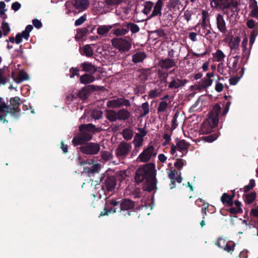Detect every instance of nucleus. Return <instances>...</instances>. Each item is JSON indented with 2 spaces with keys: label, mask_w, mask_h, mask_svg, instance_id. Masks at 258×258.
I'll return each mask as SVG.
<instances>
[{
  "label": "nucleus",
  "mask_w": 258,
  "mask_h": 258,
  "mask_svg": "<svg viewBox=\"0 0 258 258\" xmlns=\"http://www.w3.org/2000/svg\"><path fill=\"white\" fill-rule=\"evenodd\" d=\"M121 27L114 28L112 30V33L117 37L125 35L128 33V29L126 27H124L122 25Z\"/></svg>",
  "instance_id": "35"
},
{
  "label": "nucleus",
  "mask_w": 258,
  "mask_h": 258,
  "mask_svg": "<svg viewBox=\"0 0 258 258\" xmlns=\"http://www.w3.org/2000/svg\"><path fill=\"white\" fill-rule=\"evenodd\" d=\"M186 164V161L180 158L176 159V162L174 163V166L178 171H180L182 167Z\"/></svg>",
  "instance_id": "51"
},
{
  "label": "nucleus",
  "mask_w": 258,
  "mask_h": 258,
  "mask_svg": "<svg viewBox=\"0 0 258 258\" xmlns=\"http://www.w3.org/2000/svg\"><path fill=\"white\" fill-rule=\"evenodd\" d=\"M80 67L82 68V71L89 74H94L97 69L95 66L88 61H85L80 64Z\"/></svg>",
  "instance_id": "22"
},
{
  "label": "nucleus",
  "mask_w": 258,
  "mask_h": 258,
  "mask_svg": "<svg viewBox=\"0 0 258 258\" xmlns=\"http://www.w3.org/2000/svg\"><path fill=\"white\" fill-rule=\"evenodd\" d=\"M202 22L200 23V25H208L207 22V19L209 17V14L208 11L203 10L202 12Z\"/></svg>",
  "instance_id": "54"
},
{
  "label": "nucleus",
  "mask_w": 258,
  "mask_h": 258,
  "mask_svg": "<svg viewBox=\"0 0 258 258\" xmlns=\"http://www.w3.org/2000/svg\"><path fill=\"white\" fill-rule=\"evenodd\" d=\"M232 244L231 245L229 242H226V244L223 248V249L227 252L232 254L234 250V247L235 243L233 242H231Z\"/></svg>",
  "instance_id": "53"
},
{
  "label": "nucleus",
  "mask_w": 258,
  "mask_h": 258,
  "mask_svg": "<svg viewBox=\"0 0 258 258\" xmlns=\"http://www.w3.org/2000/svg\"><path fill=\"white\" fill-rule=\"evenodd\" d=\"M154 6V3L151 1H146L144 4V8L142 12L146 15L150 14Z\"/></svg>",
  "instance_id": "38"
},
{
  "label": "nucleus",
  "mask_w": 258,
  "mask_h": 258,
  "mask_svg": "<svg viewBox=\"0 0 258 258\" xmlns=\"http://www.w3.org/2000/svg\"><path fill=\"white\" fill-rule=\"evenodd\" d=\"M104 184L108 191H113L116 185L115 177L114 176H107L105 179Z\"/></svg>",
  "instance_id": "20"
},
{
  "label": "nucleus",
  "mask_w": 258,
  "mask_h": 258,
  "mask_svg": "<svg viewBox=\"0 0 258 258\" xmlns=\"http://www.w3.org/2000/svg\"><path fill=\"white\" fill-rule=\"evenodd\" d=\"M94 74H85L81 76L80 78V83L83 84H88L93 82L95 80Z\"/></svg>",
  "instance_id": "24"
},
{
  "label": "nucleus",
  "mask_w": 258,
  "mask_h": 258,
  "mask_svg": "<svg viewBox=\"0 0 258 258\" xmlns=\"http://www.w3.org/2000/svg\"><path fill=\"white\" fill-rule=\"evenodd\" d=\"M212 3L215 8H220L228 17H233L239 11L238 3L235 0H212Z\"/></svg>",
  "instance_id": "4"
},
{
  "label": "nucleus",
  "mask_w": 258,
  "mask_h": 258,
  "mask_svg": "<svg viewBox=\"0 0 258 258\" xmlns=\"http://www.w3.org/2000/svg\"><path fill=\"white\" fill-rule=\"evenodd\" d=\"M105 116L106 118L111 122H114L118 120L117 111L114 110H107Z\"/></svg>",
  "instance_id": "30"
},
{
  "label": "nucleus",
  "mask_w": 258,
  "mask_h": 258,
  "mask_svg": "<svg viewBox=\"0 0 258 258\" xmlns=\"http://www.w3.org/2000/svg\"><path fill=\"white\" fill-rule=\"evenodd\" d=\"M80 151L83 154L89 155L97 154L100 150V146L97 143L89 142L82 145Z\"/></svg>",
  "instance_id": "8"
},
{
  "label": "nucleus",
  "mask_w": 258,
  "mask_h": 258,
  "mask_svg": "<svg viewBox=\"0 0 258 258\" xmlns=\"http://www.w3.org/2000/svg\"><path fill=\"white\" fill-rule=\"evenodd\" d=\"M72 3L73 7L79 11L86 10L89 4L88 0H72Z\"/></svg>",
  "instance_id": "18"
},
{
  "label": "nucleus",
  "mask_w": 258,
  "mask_h": 258,
  "mask_svg": "<svg viewBox=\"0 0 258 258\" xmlns=\"http://www.w3.org/2000/svg\"><path fill=\"white\" fill-rule=\"evenodd\" d=\"M113 26L112 25H102L100 26L97 28V33L102 36L106 35L110 30H111Z\"/></svg>",
  "instance_id": "33"
},
{
  "label": "nucleus",
  "mask_w": 258,
  "mask_h": 258,
  "mask_svg": "<svg viewBox=\"0 0 258 258\" xmlns=\"http://www.w3.org/2000/svg\"><path fill=\"white\" fill-rule=\"evenodd\" d=\"M87 19V15L86 14L83 15L80 17L79 19H77L75 22V26H79L83 24Z\"/></svg>",
  "instance_id": "59"
},
{
  "label": "nucleus",
  "mask_w": 258,
  "mask_h": 258,
  "mask_svg": "<svg viewBox=\"0 0 258 258\" xmlns=\"http://www.w3.org/2000/svg\"><path fill=\"white\" fill-rule=\"evenodd\" d=\"M143 112L140 114L141 117L145 116L149 112V106L148 102L143 103L141 106Z\"/></svg>",
  "instance_id": "47"
},
{
  "label": "nucleus",
  "mask_w": 258,
  "mask_h": 258,
  "mask_svg": "<svg viewBox=\"0 0 258 258\" xmlns=\"http://www.w3.org/2000/svg\"><path fill=\"white\" fill-rule=\"evenodd\" d=\"M163 2L162 0H158L153 7V10L149 16V18L160 16L162 14L161 10L162 8Z\"/></svg>",
  "instance_id": "21"
},
{
  "label": "nucleus",
  "mask_w": 258,
  "mask_h": 258,
  "mask_svg": "<svg viewBox=\"0 0 258 258\" xmlns=\"http://www.w3.org/2000/svg\"><path fill=\"white\" fill-rule=\"evenodd\" d=\"M104 87L103 86H95L93 85H88L84 87L78 93L77 96L82 100L87 99L90 93L95 91L102 90Z\"/></svg>",
  "instance_id": "10"
},
{
  "label": "nucleus",
  "mask_w": 258,
  "mask_h": 258,
  "mask_svg": "<svg viewBox=\"0 0 258 258\" xmlns=\"http://www.w3.org/2000/svg\"><path fill=\"white\" fill-rule=\"evenodd\" d=\"M122 26L124 27H126L128 29V32L131 30L132 33H136L139 32L140 29L139 26L132 22H125L122 24Z\"/></svg>",
  "instance_id": "26"
},
{
  "label": "nucleus",
  "mask_w": 258,
  "mask_h": 258,
  "mask_svg": "<svg viewBox=\"0 0 258 258\" xmlns=\"http://www.w3.org/2000/svg\"><path fill=\"white\" fill-rule=\"evenodd\" d=\"M123 138L126 140H130L133 136V131L128 128H124L122 133Z\"/></svg>",
  "instance_id": "44"
},
{
  "label": "nucleus",
  "mask_w": 258,
  "mask_h": 258,
  "mask_svg": "<svg viewBox=\"0 0 258 258\" xmlns=\"http://www.w3.org/2000/svg\"><path fill=\"white\" fill-rule=\"evenodd\" d=\"M111 42L112 45L120 52L125 53L131 48L132 40L130 37L114 38Z\"/></svg>",
  "instance_id": "5"
},
{
  "label": "nucleus",
  "mask_w": 258,
  "mask_h": 258,
  "mask_svg": "<svg viewBox=\"0 0 258 258\" xmlns=\"http://www.w3.org/2000/svg\"><path fill=\"white\" fill-rule=\"evenodd\" d=\"M8 78L5 76V71L0 69V85H5L8 81Z\"/></svg>",
  "instance_id": "58"
},
{
  "label": "nucleus",
  "mask_w": 258,
  "mask_h": 258,
  "mask_svg": "<svg viewBox=\"0 0 258 258\" xmlns=\"http://www.w3.org/2000/svg\"><path fill=\"white\" fill-rule=\"evenodd\" d=\"M70 77L71 78H74L75 76H79V70L77 68L72 67L70 69Z\"/></svg>",
  "instance_id": "62"
},
{
  "label": "nucleus",
  "mask_w": 258,
  "mask_h": 258,
  "mask_svg": "<svg viewBox=\"0 0 258 258\" xmlns=\"http://www.w3.org/2000/svg\"><path fill=\"white\" fill-rule=\"evenodd\" d=\"M239 58V55H235L228 59L227 66L230 74H235L240 68V66L238 64Z\"/></svg>",
  "instance_id": "14"
},
{
  "label": "nucleus",
  "mask_w": 258,
  "mask_h": 258,
  "mask_svg": "<svg viewBox=\"0 0 258 258\" xmlns=\"http://www.w3.org/2000/svg\"><path fill=\"white\" fill-rule=\"evenodd\" d=\"M156 170L154 163H148L139 168L135 177L136 181L139 184L143 182L144 190L151 192L156 187Z\"/></svg>",
  "instance_id": "1"
},
{
  "label": "nucleus",
  "mask_w": 258,
  "mask_h": 258,
  "mask_svg": "<svg viewBox=\"0 0 258 258\" xmlns=\"http://www.w3.org/2000/svg\"><path fill=\"white\" fill-rule=\"evenodd\" d=\"M176 146L179 151L187 152L189 144L184 140H181L176 143Z\"/></svg>",
  "instance_id": "31"
},
{
  "label": "nucleus",
  "mask_w": 258,
  "mask_h": 258,
  "mask_svg": "<svg viewBox=\"0 0 258 258\" xmlns=\"http://www.w3.org/2000/svg\"><path fill=\"white\" fill-rule=\"evenodd\" d=\"M117 212V208L115 207H109V205L106 206L103 211L100 214L99 217L108 215L110 213H115Z\"/></svg>",
  "instance_id": "36"
},
{
  "label": "nucleus",
  "mask_w": 258,
  "mask_h": 258,
  "mask_svg": "<svg viewBox=\"0 0 258 258\" xmlns=\"http://www.w3.org/2000/svg\"><path fill=\"white\" fill-rule=\"evenodd\" d=\"M232 206H230V207L227 209V211H228L231 214L235 215L238 213H242V208H236V207H234Z\"/></svg>",
  "instance_id": "60"
},
{
  "label": "nucleus",
  "mask_w": 258,
  "mask_h": 258,
  "mask_svg": "<svg viewBox=\"0 0 258 258\" xmlns=\"http://www.w3.org/2000/svg\"><path fill=\"white\" fill-rule=\"evenodd\" d=\"M180 2L179 0H170L166 4V7L171 11L175 12L179 9Z\"/></svg>",
  "instance_id": "29"
},
{
  "label": "nucleus",
  "mask_w": 258,
  "mask_h": 258,
  "mask_svg": "<svg viewBox=\"0 0 258 258\" xmlns=\"http://www.w3.org/2000/svg\"><path fill=\"white\" fill-rule=\"evenodd\" d=\"M177 174V171L176 170H170L168 173V177L171 180V182L169 184L170 188L173 189L175 187V174Z\"/></svg>",
  "instance_id": "39"
},
{
  "label": "nucleus",
  "mask_w": 258,
  "mask_h": 258,
  "mask_svg": "<svg viewBox=\"0 0 258 258\" xmlns=\"http://www.w3.org/2000/svg\"><path fill=\"white\" fill-rule=\"evenodd\" d=\"M216 26L219 31L222 34L227 32L226 22L223 16L220 14H218L216 16Z\"/></svg>",
  "instance_id": "17"
},
{
  "label": "nucleus",
  "mask_w": 258,
  "mask_h": 258,
  "mask_svg": "<svg viewBox=\"0 0 258 258\" xmlns=\"http://www.w3.org/2000/svg\"><path fill=\"white\" fill-rule=\"evenodd\" d=\"M132 150V145L130 143L121 142L118 145L115 150V154L119 160L125 159Z\"/></svg>",
  "instance_id": "7"
},
{
  "label": "nucleus",
  "mask_w": 258,
  "mask_h": 258,
  "mask_svg": "<svg viewBox=\"0 0 258 258\" xmlns=\"http://www.w3.org/2000/svg\"><path fill=\"white\" fill-rule=\"evenodd\" d=\"M187 82L186 79H181L178 78L172 77V81L169 82L168 89H178L183 87Z\"/></svg>",
  "instance_id": "16"
},
{
  "label": "nucleus",
  "mask_w": 258,
  "mask_h": 258,
  "mask_svg": "<svg viewBox=\"0 0 258 258\" xmlns=\"http://www.w3.org/2000/svg\"><path fill=\"white\" fill-rule=\"evenodd\" d=\"M135 203L129 199H123L120 202V209L118 211L124 217H128L134 212Z\"/></svg>",
  "instance_id": "6"
},
{
  "label": "nucleus",
  "mask_w": 258,
  "mask_h": 258,
  "mask_svg": "<svg viewBox=\"0 0 258 258\" xmlns=\"http://www.w3.org/2000/svg\"><path fill=\"white\" fill-rule=\"evenodd\" d=\"M243 198L245 203L247 204H251L256 198V192L255 191L251 192L249 194H244Z\"/></svg>",
  "instance_id": "34"
},
{
  "label": "nucleus",
  "mask_w": 258,
  "mask_h": 258,
  "mask_svg": "<svg viewBox=\"0 0 258 258\" xmlns=\"http://www.w3.org/2000/svg\"><path fill=\"white\" fill-rule=\"evenodd\" d=\"M143 141V139L141 137H139L137 136H135L134 139L133 141L135 148H139L142 146V143Z\"/></svg>",
  "instance_id": "55"
},
{
  "label": "nucleus",
  "mask_w": 258,
  "mask_h": 258,
  "mask_svg": "<svg viewBox=\"0 0 258 258\" xmlns=\"http://www.w3.org/2000/svg\"><path fill=\"white\" fill-rule=\"evenodd\" d=\"M106 105L108 108H115L123 106L130 107L131 103L130 101L125 99V97H117L116 99L108 101Z\"/></svg>",
  "instance_id": "9"
},
{
  "label": "nucleus",
  "mask_w": 258,
  "mask_h": 258,
  "mask_svg": "<svg viewBox=\"0 0 258 258\" xmlns=\"http://www.w3.org/2000/svg\"><path fill=\"white\" fill-rule=\"evenodd\" d=\"M80 133L73 139L74 146L82 145L90 141L93 137V134L97 132L98 130L92 123L82 124L79 127Z\"/></svg>",
  "instance_id": "2"
},
{
  "label": "nucleus",
  "mask_w": 258,
  "mask_h": 258,
  "mask_svg": "<svg viewBox=\"0 0 258 258\" xmlns=\"http://www.w3.org/2000/svg\"><path fill=\"white\" fill-rule=\"evenodd\" d=\"M226 242V240L220 237L216 241L215 244L220 248H223Z\"/></svg>",
  "instance_id": "61"
},
{
  "label": "nucleus",
  "mask_w": 258,
  "mask_h": 258,
  "mask_svg": "<svg viewBox=\"0 0 258 258\" xmlns=\"http://www.w3.org/2000/svg\"><path fill=\"white\" fill-rule=\"evenodd\" d=\"M250 215L256 219L258 221V206L255 208H253L250 210Z\"/></svg>",
  "instance_id": "64"
},
{
  "label": "nucleus",
  "mask_w": 258,
  "mask_h": 258,
  "mask_svg": "<svg viewBox=\"0 0 258 258\" xmlns=\"http://www.w3.org/2000/svg\"><path fill=\"white\" fill-rule=\"evenodd\" d=\"M150 34H156L157 38H155V40H156L157 38L165 37L166 34L165 32V30L159 28L154 31H151L150 32Z\"/></svg>",
  "instance_id": "45"
},
{
  "label": "nucleus",
  "mask_w": 258,
  "mask_h": 258,
  "mask_svg": "<svg viewBox=\"0 0 258 258\" xmlns=\"http://www.w3.org/2000/svg\"><path fill=\"white\" fill-rule=\"evenodd\" d=\"M211 29V27L210 24L209 25H200L199 23L197 24L193 28V29L197 32L198 35L206 37L207 39H208L209 35L212 33L210 30Z\"/></svg>",
  "instance_id": "13"
},
{
  "label": "nucleus",
  "mask_w": 258,
  "mask_h": 258,
  "mask_svg": "<svg viewBox=\"0 0 258 258\" xmlns=\"http://www.w3.org/2000/svg\"><path fill=\"white\" fill-rule=\"evenodd\" d=\"M230 195L226 192L224 193L221 197V201L223 204H226L228 206H232L234 203L233 202H230Z\"/></svg>",
  "instance_id": "43"
},
{
  "label": "nucleus",
  "mask_w": 258,
  "mask_h": 258,
  "mask_svg": "<svg viewBox=\"0 0 258 258\" xmlns=\"http://www.w3.org/2000/svg\"><path fill=\"white\" fill-rule=\"evenodd\" d=\"M146 57V55L144 52H139L133 54L132 56V61L135 63H137L143 61Z\"/></svg>",
  "instance_id": "32"
},
{
  "label": "nucleus",
  "mask_w": 258,
  "mask_h": 258,
  "mask_svg": "<svg viewBox=\"0 0 258 258\" xmlns=\"http://www.w3.org/2000/svg\"><path fill=\"white\" fill-rule=\"evenodd\" d=\"M179 115V112L178 111H176L174 114L173 115V118L172 120V124H171V130L173 131L176 129L178 126L177 120V119Z\"/></svg>",
  "instance_id": "50"
},
{
  "label": "nucleus",
  "mask_w": 258,
  "mask_h": 258,
  "mask_svg": "<svg viewBox=\"0 0 258 258\" xmlns=\"http://www.w3.org/2000/svg\"><path fill=\"white\" fill-rule=\"evenodd\" d=\"M14 76L15 73L14 72H12V77L13 78L14 80L17 83H20L22 81L28 79V76L27 74L23 71H20L18 77L17 78H15Z\"/></svg>",
  "instance_id": "27"
},
{
  "label": "nucleus",
  "mask_w": 258,
  "mask_h": 258,
  "mask_svg": "<svg viewBox=\"0 0 258 258\" xmlns=\"http://www.w3.org/2000/svg\"><path fill=\"white\" fill-rule=\"evenodd\" d=\"M101 165L99 163H96L92 165L91 167H85L84 168V172L88 174L89 177L94 176L96 173H99L100 170Z\"/></svg>",
  "instance_id": "19"
},
{
  "label": "nucleus",
  "mask_w": 258,
  "mask_h": 258,
  "mask_svg": "<svg viewBox=\"0 0 258 258\" xmlns=\"http://www.w3.org/2000/svg\"><path fill=\"white\" fill-rule=\"evenodd\" d=\"M88 28H82L77 29V34L75 35V39L77 41L82 39L88 34Z\"/></svg>",
  "instance_id": "28"
},
{
  "label": "nucleus",
  "mask_w": 258,
  "mask_h": 258,
  "mask_svg": "<svg viewBox=\"0 0 258 258\" xmlns=\"http://www.w3.org/2000/svg\"><path fill=\"white\" fill-rule=\"evenodd\" d=\"M240 42V38L238 36H235L231 39L229 42V46L231 49L237 48Z\"/></svg>",
  "instance_id": "46"
},
{
  "label": "nucleus",
  "mask_w": 258,
  "mask_h": 258,
  "mask_svg": "<svg viewBox=\"0 0 258 258\" xmlns=\"http://www.w3.org/2000/svg\"><path fill=\"white\" fill-rule=\"evenodd\" d=\"M255 180L253 179H251L249 180V183L248 185H246L244 186L243 188V191L246 193L252 189L255 186Z\"/></svg>",
  "instance_id": "52"
},
{
  "label": "nucleus",
  "mask_w": 258,
  "mask_h": 258,
  "mask_svg": "<svg viewBox=\"0 0 258 258\" xmlns=\"http://www.w3.org/2000/svg\"><path fill=\"white\" fill-rule=\"evenodd\" d=\"M148 71V70L147 69H141L139 70V72L140 73L139 77L144 82L147 81L148 79L149 74Z\"/></svg>",
  "instance_id": "49"
},
{
  "label": "nucleus",
  "mask_w": 258,
  "mask_h": 258,
  "mask_svg": "<svg viewBox=\"0 0 258 258\" xmlns=\"http://www.w3.org/2000/svg\"><path fill=\"white\" fill-rule=\"evenodd\" d=\"M22 102L19 97L16 96L12 98L10 100V113L14 115L17 113L20 112L21 110L19 106Z\"/></svg>",
  "instance_id": "15"
},
{
  "label": "nucleus",
  "mask_w": 258,
  "mask_h": 258,
  "mask_svg": "<svg viewBox=\"0 0 258 258\" xmlns=\"http://www.w3.org/2000/svg\"><path fill=\"white\" fill-rule=\"evenodd\" d=\"M2 29L4 36H7L11 29L9 24L7 22H3L2 24Z\"/></svg>",
  "instance_id": "56"
},
{
  "label": "nucleus",
  "mask_w": 258,
  "mask_h": 258,
  "mask_svg": "<svg viewBox=\"0 0 258 258\" xmlns=\"http://www.w3.org/2000/svg\"><path fill=\"white\" fill-rule=\"evenodd\" d=\"M156 153L154 152V148L153 146H149L139 155L137 160L141 162H147L151 159L152 156H155Z\"/></svg>",
  "instance_id": "11"
},
{
  "label": "nucleus",
  "mask_w": 258,
  "mask_h": 258,
  "mask_svg": "<svg viewBox=\"0 0 258 258\" xmlns=\"http://www.w3.org/2000/svg\"><path fill=\"white\" fill-rule=\"evenodd\" d=\"M176 59L170 58H162L158 60V66L163 70H168L172 68H177Z\"/></svg>",
  "instance_id": "12"
},
{
  "label": "nucleus",
  "mask_w": 258,
  "mask_h": 258,
  "mask_svg": "<svg viewBox=\"0 0 258 258\" xmlns=\"http://www.w3.org/2000/svg\"><path fill=\"white\" fill-rule=\"evenodd\" d=\"M197 201H199L200 202L203 203V207L202 208V214L203 219H205L207 212H209V204L208 203H205V202L201 198H199Z\"/></svg>",
  "instance_id": "41"
},
{
  "label": "nucleus",
  "mask_w": 258,
  "mask_h": 258,
  "mask_svg": "<svg viewBox=\"0 0 258 258\" xmlns=\"http://www.w3.org/2000/svg\"><path fill=\"white\" fill-rule=\"evenodd\" d=\"M218 137V135L217 134L215 133L208 135L207 136H205V137H204V140L207 142L211 143L216 140L217 139Z\"/></svg>",
  "instance_id": "57"
},
{
  "label": "nucleus",
  "mask_w": 258,
  "mask_h": 258,
  "mask_svg": "<svg viewBox=\"0 0 258 258\" xmlns=\"http://www.w3.org/2000/svg\"><path fill=\"white\" fill-rule=\"evenodd\" d=\"M169 104L166 101H161L160 102L157 107L158 113H163L166 111Z\"/></svg>",
  "instance_id": "40"
},
{
  "label": "nucleus",
  "mask_w": 258,
  "mask_h": 258,
  "mask_svg": "<svg viewBox=\"0 0 258 258\" xmlns=\"http://www.w3.org/2000/svg\"><path fill=\"white\" fill-rule=\"evenodd\" d=\"M225 57V54L222 50L218 49L214 54L215 60L220 62L222 61Z\"/></svg>",
  "instance_id": "48"
},
{
  "label": "nucleus",
  "mask_w": 258,
  "mask_h": 258,
  "mask_svg": "<svg viewBox=\"0 0 258 258\" xmlns=\"http://www.w3.org/2000/svg\"><path fill=\"white\" fill-rule=\"evenodd\" d=\"M221 110V107L219 104L216 103L213 106L212 109L209 112L208 117L202 124L201 131L202 134H210L217 126Z\"/></svg>",
  "instance_id": "3"
},
{
  "label": "nucleus",
  "mask_w": 258,
  "mask_h": 258,
  "mask_svg": "<svg viewBox=\"0 0 258 258\" xmlns=\"http://www.w3.org/2000/svg\"><path fill=\"white\" fill-rule=\"evenodd\" d=\"M33 29V27L32 25H28L26 27L24 31L21 33H20V34L22 36L23 38L27 40L30 37L29 33Z\"/></svg>",
  "instance_id": "37"
},
{
  "label": "nucleus",
  "mask_w": 258,
  "mask_h": 258,
  "mask_svg": "<svg viewBox=\"0 0 258 258\" xmlns=\"http://www.w3.org/2000/svg\"><path fill=\"white\" fill-rule=\"evenodd\" d=\"M213 83V80L204 78L199 82V85L197 86L198 89H206L211 86Z\"/></svg>",
  "instance_id": "25"
},
{
  "label": "nucleus",
  "mask_w": 258,
  "mask_h": 258,
  "mask_svg": "<svg viewBox=\"0 0 258 258\" xmlns=\"http://www.w3.org/2000/svg\"><path fill=\"white\" fill-rule=\"evenodd\" d=\"M81 53L87 57H91L93 55V52L91 47L89 45L87 44L83 47Z\"/></svg>",
  "instance_id": "42"
},
{
  "label": "nucleus",
  "mask_w": 258,
  "mask_h": 258,
  "mask_svg": "<svg viewBox=\"0 0 258 258\" xmlns=\"http://www.w3.org/2000/svg\"><path fill=\"white\" fill-rule=\"evenodd\" d=\"M117 118L119 120H128L131 116L130 112L126 108L120 109L117 111Z\"/></svg>",
  "instance_id": "23"
},
{
  "label": "nucleus",
  "mask_w": 258,
  "mask_h": 258,
  "mask_svg": "<svg viewBox=\"0 0 258 258\" xmlns=\"http://www.w3.org/2000/svg\"><path fill=\"white\" fill-rule=\"evenodd\" d=\"M250 54V49L248 48L242 49V56L241 58V62H242L244 59L247 60L249 57Z\"/></svg>",
  "instance_id": "63"
}]
</instances>
